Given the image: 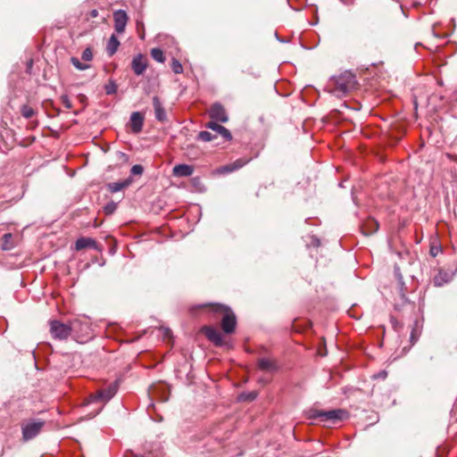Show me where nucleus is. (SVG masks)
<instances>
[{
    "instance_id": "37",
    "label": "nucleus",
    "mask_w": 457,
    "mask_h": 457,
    "mask_svg": "<svg viewBox=\"0 0 457 457\" xmlns=\"http://www.w3.org/2000/svg\"><path fill=\"white\" fill-rule=\"evenodd\" d=\"M170 333V331L169 329H167L165 335L168 336Z\"/></svg>"
},
{
    "instance_id": "6",
    "label": "nucleus",
    "mask_w": 457,
    "mask_h": 457,
    "mask_svg": "<svg viewBox=\"0 0 457 457\" xmlns=\"http://www.w3.org/2000/svg\"><path fill=\"white\" fill-rule=\"evenodd\" d=\"M45 426V421L41 420H29L27 423L23 424L21 427L22 429V437L25 441H29L37 436L43 427Z\"/></svg>"
},
{
    "instance_id": "26",
    "label": "nucleus",
    "mask_w": 457,
    "mask_h": 457,
    "mask_svg": "<svg viewBox=\"0 0 457 457\" xmlns=\"http://www.w3.org/2000/svg\"><path fill=\"white\" fill-rule=\"evenodd\" d=\"M71 62L79 71H85L89 68L88 64L81 62L77 57H71Z\"/></svg>"
},
{
    "instance_id": "24",
    "label": "nucleus",
    "mask_w": 457,
    "mask_h": 457,
    "mask_svg": "<svg viewBox=\"0 0 457 457\" xmlns=\"http://www.w3.org/2000/svg\"><path fill=\"white\" fill-rule=\"evenodd\" d=\"M258 395V393L257 391H252V392H248V393H242L239 395L238 396V399L239 401H243V402H252L253 401L254 399H256Z\"/></svg>"
},
{
    "instance_id": "29",
    "label": "nucleus",
    "mask_w": 457,
    "mask_h": 457,
    "mask_svg": "<svg viewBox=\"0 0 457 457\" xmlns=\"http://www.w3.org/2000/svg\"><path fill=\"white\" fill-rule=\"evenodd\" d=\"M170 66H171V69L174 73L180 74L183 72L182 64L177 59H175V58L172 59Z\"/></svg>"
},
{
    "instance_id": "23",
    "label": "nucleus",
    "mask_w": 457,
    "mask_h": 457,
    "mask_svg": "<svg viewBox=\"0 0 457 457\" xmlns=\"http://www.w3.org/2000/svg\"><path fill=\"white\" fill-rule=\"evenodd\" d=\"M151 56L158 62H164L165 56L162 49L160 48H153L151 50Z\"/></svg>"
},
{
    "instance_id": "2",
    "label": "nucleus",
    "mask_w": 457,
    "mask_h": 457,
    "mask_svg": "<svg viewBox=\"0 0 457 457\" xmlns=\"http://www.w3.org/2000/svg\"><path fill=\"white\" fill-rule=\"evenodd\" d=\"M334 84L331 89L332 94L337 97H343L355 87L356 77L353 72L345 71L335 78Z\"/></svg>"
},
{
    "instance_id": "3",
    "label": "nucleus",
    "mask_w": 457,
    "mask_h": 457,
    "mask_svg": "<svg viewBox=\"0 0 457 457\" xmlns=\"http://www.w3.org/2000/svg\"><path fill=\"white\" fill-rule=\"evenodd\" d=\"M308 417L310 419H319L321 422L335 424L339 420H343L348 417L346 411L342 409L321 411V410H310Z\"/></svg>"
},
{
    "instance_id": "14",
    "label": "nucleus",
    "mask_w": 457,
    "mask_h": 457,
    "mask_svg": "<svg viewBox=\"0 0 457 457\" xmlns=\"http://www.w3.org/2000/svg\"><path fill=\"white\" fill-rule=\"evenodd\" d=\"M206 128L210 129L216 133L220 134L225 140L229 141L232 139L230 131L225 127L218 124L215 121H210L206 124Z\"/></svg>"
},
{
    "instance_id": "15",
    "label": "nucleus",
    "mask_w": 457,
    "mask_h": 457,
    "mask_svg": "<svg viewBox=\"0 0 457 457\" xmlns=\"http://www.w3.org/2000/svg\"><path fill=\"white\" fill-rule=\"evenodd\" d=\"M361 229L364 236L373 235L378 229V223L376 220L370 218L362 223Z\"/></svg>"
},
{
    "instance_id": "20",
    "label": "nucleus",
    "mask_w": 457,
    "mask_h": 457,
    "mask_svg": "<svg viewBox=\"0 0 457 457\" xmlns=\"http://www.w3.org/2000/svg\"><path fill=\"white\" fill-rule=\"evenodd\" d=\"M96 242L91 237H79L75 243V249L77 251L83 250L85 248H96Z\"/></svg>"
},
{
    "instance_id": "31",
    "label": "nucleus",
    "mask_w": 457,
    "mask_h": 457,
    "mask_svg": "<svg viewBox=\"0 0 457 457\" xmlns=\"http://www.w3.org/2000/svg\"><path fill=\"white\" fill-rule=\"evenodd\" d=\"M82 60L86 62H90L93 59V53L90 47H87L81 55Z\"/></svg>"
},
{
    "instance_id": "25",
    "label": "nucleus",
    "mask_w": 457,
    "mask_h": 457,
    "mask_svg": "<svg viewBox=\"0 0 457 457\" xmlns=\"http://www.w3.org/2000/svg\"><path fill=\"white\" fill-rule=\"evenodd\" d=\"M12 238V234L10 233H6L3 236L2 239H3V249L4 250H9V249H12L13 247V244L11 242Z\"/></svg>"
},
{
    "instance_id": "7",
    "label": "nucleus",
    "mask_w": 457,
    "mask_h": 457,
    "mask_svg": "<svg viewBox=\"0 0 457 457\" xmlns=\"http://www.w3.org/2000/svg\"><path fill=\"white\" fill-rule=\"evenodd\" d=\"M114 30L122 34L129 21V16L124 10H117L113 12Z\"/></svg>"
},
{
    "instance_id": "12",
    "label": "nucleus",
    "mask_w": 457,
    "mask_h": 457,
    "mask_svg": "<svg viewBox=\"0 0 457 457\" xmlns=\"http://www.w3.org/2000/svg\"><path fill=\"white\" fill-rule=\"evenodd\" d=\"M130 126L133 133L142 131L144 126V115L139 112H134L130 115Z\"/></svg>"
},
{
    "instance_id": "33",
    "label": "nucleus",
    "mask_w": 457,
    "mask_h": 457,
    "mask_svg": "<svg viewBox=\"0 0 457 457\" xmlns=\"http://www.w3.org/2000/svg\"><path fill=\"white\" fill-rule=\"evenodd\" d=\"M61 102L67 109H71L72 107L71 101L67 95H62L61 96Z\"/></svg>"
},
{
    "instance_id": "8",
    "label": "nucleus",
    "mask_w": 457,
    "mask_h": 457,
    "mask_svg": "<svg viewBox=\"0 0 457 457\" xmlns=\"http://www.w3.org/2000/svg\"><path fill=\"white\" fill-rule=\"evenodd\" d=\"M201 331L208 340L213 343L216 346H221L224 345L223 337L217 328L211 326H204L202 328Z\"/></svg>"
},
{
    "instance_id": "34",
    "label": "nucleus",
    "mask_w": 457,
    "mask_h": 457,
    "mask_svg": "<svg viewBox=\"0 0 457 457\" xmlns=\"http://www.w3.org/2000/svg\"><path fill=\"white\" fill-rule=\"evenodd\" d=\"M116 209V204L112 203L104 206V212L106 214H112Z\"/></svg>"
},
{
    "instance_id": "36",
    "label": "nucleus",
    "mask_w": 457,
    "mask_h": 457,
    "mask_svg": "<svg viewBox=\"0 0 457 457\" xmlns=\"http://www.w3.org/2000/svg\"><path fill=\"white\" fill-rule=\"evenodd\" d=\"M97 14H98V12H97V11H96V10H93V11L91 12V16H92V17H96V16H97Z\"/></svg>"
},
{
    "instance_id": "4",
    "label": "nucleus",
    "mask_w": 457,
    "mask_h": 457,
    "mask_svg": "<svg viewBox=\"0 0 457 457\" xmlns=\"http://www.w3.org/2000/svg\"><path fill=\"white\" fill-rule=\"evenodd\" d=\"M51 336L57 340H67L72 333V329L78 328L79 323L77 320H71L64 324L59 320H50Z\"/></svg>"
},
{
    "instance_id": "35",
    "label": "nucleus",
    "mask_w": 457,
    "mask_h": 457,
    "mask_svg": "<svg viewBox=\"0 0 457 457\" xmlns=\"http://www.w3.org/2000/svg\"><path fill=\"white\" fill-rule=\"evenodd\" d=\"M387 376V372L385 371V370H382L380 372H378V374L374 375V378H386Z\"/></svg>"
},
{
    "instance_id": "11",
    "label": "nucleus",
    "mask_w": 457,
    "mask_h": 457,
    "mask_svg": "<svg viewBox=\"0 0 457 457\" xmlns=\"http://www.w3.org/2000/svg\"><path fill=\"white\" fill-rule=\"evenodd\" d=\"M249 162H250L249 158H239L229 164H227V165H224V166L219 168L218 172L220 174L233 172L235 170L241 169L245 164H247Z\"/></svg>"
},
{
    "instance_id": "22",
    "label": "nucleus",
    "mask_w": 457,
    "mask_h": 457,
    "mask_svg": "<svg viewBox=\"0 0 457 457\" xmlns=\"http://www.w3.org/2000/svg\"><path fill=\"white\" fill-rule=\"evenodd\" d=\"M420 333H421V329L420 328L419 321L415 320L412 325L411 336H410L411 345H413L414 344H416V342L419 340Z\"/></svg>"
},
{
    "instance_id": "13",
    "label": "nucleus",
    "mask_w": 457,
    "mask_h": 457,
    "mask_svg": "<svg viewBox=\"0 0 457 457\" xmlns=\"http://www.w3.org/2000/svg\"><path fill=\"white\" fill-rule=\"evenodd\" d=\"M153 106L156 120L162 122L165 121L167 120L165 109L163 108L160 98L156 96L153 97Z\"/></svg>"
},
{
    "instance_id": "9",
    "label": "nucleus",
    "mask_w": 457,
    "mask_h": 457,
    "mask_svg": "<svg viewBox=\"0 0 457 457\" xmlns=\"http://www.w3.org/2000/svg\"><path fill=\"white\" fill-rule=\"evenodd\" d=\"M209 116L215 121L222 123L227 122L228 120L225 108L219 103H216L211 106L209 110Z\"/></svg>"
},
{
    "instance_id": "19",
    "label": "nucleus",
    "mask_w": 457,
    "mask_h": 457,
    "mask_svg": "<svg viewBox=\"0 0 457 457\" xmlns=\"http://www.w3.org/2000/svg\"><path fill=\"white\" fill-rule=\"evenodd\" d=\"M258 368L264 371H275L278 370L276 361L270 358H261L258 360Z\"/></svg>"
},
{
    "instance_id": "5",
    "label": "nucleus",
    "mask_w": 457,
    "mask_h": 457,
    "mask_svg": "<svg viewBox=\"0 0 457 457\" xmlns=\"http://www.w3.org/2000/svg\"><path fill=\"white\" fill-rule=\"evenodd\" d=\"M117 388L118 386L116 383H112L109 385L106 388L100 389L96 391L95 394H91L87 400V403H105L115 395V394L117 393Z\"/></svg>"
},
{
    "instance_id": "32",
    "label": "nucleus",
    "mask_w": 457,
    "mask_h": 457,
    "mask_svg": "<svg viewBox=\"0 0 457 457\" xmlns=\"http://www.w3.org/2000/svg\"><path fill=\"white\" fill-rule=\"evenodd\" d=\"M144 168L140 164H135L132 166L130 172L134 176H140L143 174Z\"/></svg>"
},
{
    "instance_id": "27",
    "label": "nucleus",
    "mask_w": 457,
    "mask_h": 457,
    "mask_svg": "<svg viewBox=\"0 0 457 457\" xmlns=\"http://www.w3.org/2000/svg\"><path fill=\"white\" fill-rule=\"evenodd\" d=\"M21 112L22 116L26 119H29L35 114L34 109L31 106L26 104L22 105Z\"/></svg>"
},
{
    "instance_id": "21",
    "label": "nucleus",
    "mask_w": 457,
    "mask_h": 457,
    "mask_svg": "<svg viewBox=\"0 0 457 457\" xmlns=\"http://www.w3.org/2000/svg\"><path fill=\"white\" fill-rule=\"evenodd\" d=\"M120 46V41L118 40L117 37L115 35H112L108 40L106 51L109 55H113Z\"/></svg>"
},
{
    "instance_id": "16",
    "label": "nucleus",
    "mask_w": 457,
    "mask_h": 457,
    "mask_svg": "<svg viewBox=\"0 0 457 457\" xmlns=\"http://www.w3.org/2000/svg\"><path fill=\"white\" fill-rule=\"evenodd\" d=\"M194 168L187 164H178L173 167L172 173L175 177H189L193 174Z\"/></svg>"
},
{
    "instance_id": "28",
    "label": "nucleus",
    "mask_w": 457,
    "mask_h": 457,
    "mask_svg": "<svg viewBox=\"0 0 457 457\" xmlns=\"http://www.w3.org/2000/svg\"><path fill=\"white\" fill-rule=\"evenodd\" d=\"M198 139L204 141V142H210L212 140H213L216 136L215 135H212L211 132L209 131H201L198 136H197Z\"/></svg>"
},
{
    "instance_id": "10",
    "label": "nucleus",
    "mask_w": 457,
    "mask_h": 457,
    "mask_svg": "<svg viewBox=\"0 0 457 457\" xmlns=\"http://www.w3.org/2000/svg\"><path fill=\"white\" fill-rule=\"evenodd\" d=\"M148 66L147 59L145 55L138 54L132 59L131 69L137 76L142 75Z\"/></svg>"
},
{
    "instance_id": "38",
    "label": "nucleus",
    "mask_w": 457,
    "mask_h": 457,
    "mask_svg": "<svg viewBox=\"0 0 457 457\" xmlns=\"http://www.w3.org/2000/svg\"><path fill=\"white\" fill-rule=\"evenodd\" d=\"M343 4H346L345 0H339Z\"/></svg>"
},
{
    "instance_id": "18",
    "label": "nucleus",
    "mask_w": 457,
    "mask_h": 457,
    "mask_svg": "<svg viewBox=\"0 0 457 457\" xmlns=\"http://www.w3.org/2000/svg\"><path fill=\"white\" fill-rule=\"evenodd\" d=\"M132 182H133V179L129 177L122 181L109 183L107 186L108 190L111 193H117V192L129 187L132 184Z\"/></svg>"
},
{
    "instance_id": "17",
    "label": "nucleus",
    "mask_w": 457,
    "mask_h": 457,
    "mask_svg": "<svg viewBox=\"0 0 457 457\" xmlns=\"http://www.w3.org/2000/svg\"><path fill=\"white\" fill-rule=\"evenodd\" d=\"M73 320L79 321V325L78 328L72 329V333H74L78 337H87L89 336L91 328L87 320L81 319H74Z\"/></svg>"
},
{
    "instance_id": "30",
    "label": "nucleus",
    "mask_w": 457,
    "mask_h": 457,
    "mask_svg": "<svg viewBox=\"0 0 457 457\" xmlns=\"http://www.w3.org/2000/svg\"><path fill=\"white\" fill-rule=\"evenodd\" d=\"M104 89L107 95H113L117 92V85L114 81L111 80L108 84L105 85Z\"/></svg>"
},
{
    "instance_id": "1",
    "label": "nucleus",
    "mask_w": 457,
    "mask_h": 457,
    "mask_svg": "<svg viewBox=\"0 0 457 457\" xmlns=\"http://www.w3.org/2000/svg\"><path fill=\"white\" fill-rule=\"evenodd\" d=\"M199 307L205 309L208 312H212L214 315L219 314L221 316V328L224 333L231 334L235 331L237 318L228 306L220 303H210L203 304Z\"/></svg>"
}]
</instances>
